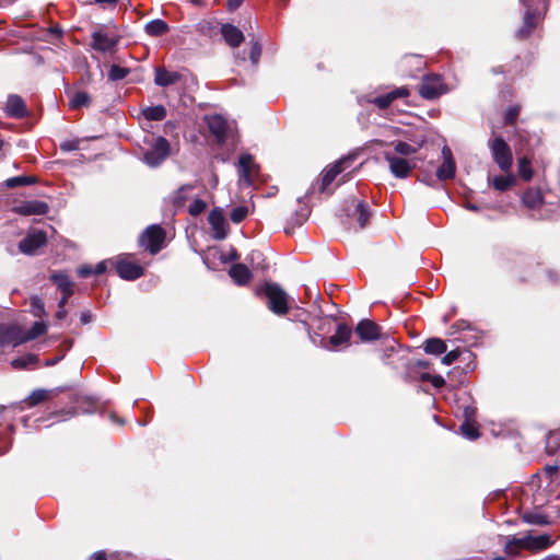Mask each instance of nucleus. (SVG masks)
Listing matches in <instances>:
<instances>
[{"label": "nucleus", "mask_w": 560, "mask_h": 560, "mask_svg": "<svg viewBox=\"0 0 560 560\" xmlns=\"http://www.w3.org/2000/svg\"><path fill=\"white\" fill-rule=\"evenodd\" d=\"M524 5L525 12L523 14V24L517 30L516 36L518 38H526L532 31L537 26L548 10V0H520Z\"/></svg>", "instance_id": "nucleus-1"}, {"label": "nucleus", "mask_w": 560, "mask_h": 560, "mask_svg": "<svg viewBox=\"0 0 560 560\" xmlns=\"http://www.w3.org/2000/svg\"><path fill=\"white\" fill-rule=\"evenodd\" d=\"M258 293L264 294L267 298L268 308L277 314L284 315L288 313V294L277 283H266L258 290Z\"/></svg>", "instance_id": "nucleus-2"}, {"label": "nucleus", "mask_w": 560, "mask_h": 560, "mask_svg": "<svg viewBox=\"0 0 560 560\" xmlns=\"http://www.w3.org/2000/svg\"><path fill=\"white\" fill-rule=\"evenodd\" d=\"M493 162L503 173H509L513 165V154L510 145L502 137H494L488 141Z\"/></svg>", "instance_id": "nucleus-3"}, {"label": "nucleus", "mask_w": 560, "mask_h": 560, "mask_svg": "<svg viewBox=\"0 0 560 560\" xmlns=\"http://www.w3.org/2000/svg\"><path fill=\"white\" fill-rule=\"evenodd\" d=\"M384 159L388 163L389 171L396 178H406L417 167L416 158H402L392 151L384 152Z\"/></svg>", "instance_id": "nucleus-4"}, {"label": "nucleus", "mask_w": 560, "mask_h": 560, "mask_svg": "<svg viewBox=\"0 0 560 560\" xmlns=\"http://www.w3.org/2000/svg\"><path fill=\"white\" fill-rule=\"evenodd\" d=\"M170 142L164 137L153 140L150 149L143 153V162L151 167L159 166L170 155Z\"/></svg>", "instance_id": "nucleus-5"}, {"label": "nucleus", "mask_w": 560, "mask_h": 560, "mask_svg": "<svg viewBox=\"0 0 560 560\" xmlns=\"http://www.w3.org/2000/svg\"><path fill=\"white\" fill-rule=\"evenodd\" d=\"M109 262L115 264L117 275L124 280L132 281L144 273V267L128 255L119 256L116 260H109Z\"/></svg>", "instance_id": "nucleus-6"}, {"label": "nucleus", "mask_w": 560, "mask_h": 560, "mask_svg": "<svg viewBox=\"0 0 560 560\" xmlns=\"http://www.w3.org/2000/svg\"><path fill=\"white\" fill-rule=\"evenodd\" d=\"M343 212L348 219H350L352 222H357L359 228H364L371 217L369 206L362 201L357 200L355 198L346 200Z\"/></svg>", "instance_id": "nucleus-7"}, {"label": "nucleus", "mask_w": 560, "mask_h": 560, "mask_svg": "<svg viewBox=\"0 0 560 560\" xmlns=\"http://www.w3.org/2000/svg\"><path fill=\"white\" fill-rule=\"evenodd\" d=\"M446 92L447 88L439 74L424 75L422 83L419 86V94L425 100L438 98Z\"/></svg>", "instance_id": "nucleus-8"}, {"label": "nucleus", "mask_w": 560, "mask_h": 560, "mask_svg": "<svg viewBox=\"0 0 560 560\" xmlns=\"http://www.w3.org/2000/svg\"><path fill=\"white\" fill-rule=\"evenodd\" d=\"M211 235L214 240L222 241L228 236L229 224L221 208H214L208 215Z\"/></svg>", "instance_id": "nucleus-9"}, {"label": "nucleus", "mask_w": 560, "mask_h": 560, "mask_svg": "<svg viewBox=\"0 0 560 560\" xmlns=\"http://www.w3.org/2000/svg\"><path fill=\"white\" fill-rule=\"evenodd\" d=\"M210 132L217 138L218 142H224L232 133V127L221 115H210L206 118Z\"/></svg>", "instance_id": "nucleus-10"}, {"label": "nucleus", "mask_w": 560, "mask_h": 560, "mask_svg": "<svg viewBox=\"0 0 560 560\" xmlns=\"http://www.w3.org/2000/svg\"><path fill=\"white\" fill-rule=\"evenodd\" d=\"M353 162V159L350 156L340 159L329 167H327L322 175L320 180V191L326 192L329 185L335 180L337 175H339L341 172H343L346 168H348L351 163Z\"/></svg>", "instance_id": "nucleus-11"}, {"label": "nucleus", "mask_w": 560, "mask_h": 560, "mask_svg": "<svg viewBox=\"0 0 560 560\" xmlns=\"http://www.w3.org/2000/svg\"><path fill=\"white\" fill-rule=\"evenodd\" d=\"M23 343L22 328L15 324H0V347L12 346L13 348Z\"/></svg>", "instance_id": "nucleus-12"}, {"label": "nucleus", "mask_w": 560, "mask_h": 560, "mask_svg": "<svg viewBox=\"0 0 560 560\" xmlns=\"http://www.w3.org/2000/svg\"><path fill=\"white\" fill-rule=\"evenodd\" d=\"M48 211V203L42 200H23L13 207V212L20 215H44Z\"/></svg>", "instance_id": "nucleus-13"}, {"label": "nucleus", "mask_w": 560, "mask_h": 560, "mask_svg": "<svg viewBox=\"0 0 560 560\" xmlns=\"http://www.w3.org/2000/svg\"><path fill=\"white\" fill-rule=\"evenodd\" d=\"M409 140L412 142V144L407 143L405 141H394L390 143V145L394 148V151H392L394 154L402 158H410L411 155L416 154L420 148L423 147L427 139L424 136H421L417 139Z\"/></svg>", "instance_id": "nucleus-14"}, {"label": "nucleus", "mask_w": 560, "mask_h": 560, "mask_svg": "<svg viewBox=\"0 0 560 560\" xmlns=\"http://www.w3.org/2000/svg\"><path fill=\"white\" fill-rule=\"evenodd\" d=\"M443 163L436 170V177L440 180L451 179L455 176L456 164L453 159L452 150L444 145L442 148Z\"/></svg>", "instance_id": "nucleus-15"}, {"label": "nucleus", "mask_w": 560, "mask_h": 560, "mask_svg": "<svg viewBox=\"0 0 560 560\" xmlns=\"http://www.w3.org/2000/svg\"><path fill=\"white\" fill-rule=\"evenodd\" d=\"M119 42L117 36H109L102 31L92 33V48L102 52H109L115 49Z\"/></svg>", "instance_id": "nucleus-16"}, {"label": "nucleus", "mask_w": 560, "mask_h": 560, "mask_svg": "<svg viewBox=\"0 0 560 560\" xmlns=\"http://www.w3.org/2000/svg\"><path fill=\"white\" fill-rule=\"evenodd\" d=\"M165 231L159 225L148 226L139 236V245H163Z\"/></svg>", "instance_id": "nucleus-17"}, {"label": "nucleus", "mask_w": 560, "mask_h": 560, "mask_svg": "<svg viewBox=\"0 0 560 560\" xmlns=\"http://www.w3.org/2000/svg\"><path fill=\"white\" fill-rule=\"evenodd\" d=\"M380 330V326L369 319H363L359 322V324L355 327V332L364 342L373 341L381 338Z\"/></svg>", "instance_id": "nucleus-18"}, {"label": "nucleus", "mask_w": 560, "mask_h": 560, "mask_svg": "<svg viewBox=\"0 0 560 560\" xmlns=\"http://www.w3.org/2000/svg\"><path fill=\"white\" fill-rule=\"evenodd\" d=\"M351 329L346 324H339L336 332L329 338L328 343L323 347L326 349H337L340 346H347L351 337Z\"/></svg>", "instance_id": "nucleus-19"}, {"label": "nucleus", "mask_w": 560, "mask_h": 560, "mask_svg": "<svg viewBox=\"0 0 560 560\" xmlns=\"http://www.w3.org/2000/svg\"><path fill=\"white\" fill-rule=\"evenodd\" d=\"M221 34L225 43L233 48L238 47L244 40L242 31L233 24H223L221 26Z\"/></svg>", "instance_id": "nucleus-20"}, {"label": "nucleus", "mask_w": 560, "mask_h": 560, "mask_svg": "<svg viewBox=\"0 0 560 560\" xmlns=\"http://www.w3.org/2000/svg\"><path fill=\"white\" fill-rule=\"evenodd\" d=\"M222 247H217V246H213V247H208V253H200V256L202 257L203 259V262L210 267V264H209V256H213L214 258H219L220 261L222 264H225L228 261H231V260H234L237 258V255H236V252L233 247H230L228 253H224L221 250Z\"/></svg>", "instance_id": "nucleus-21"}, {"label": "nucleus", "mask_w": 560, "mask_h": 560, "mask_svg": "<svg viewBox=\"0 0 560 560\" xmlns=\"http://www.w3.org/2000/svg\"><path fill=\"white\" fill-rule=\"evenodd\" d=\"M5 112L8 116L22 118L27 114L25 102L19 95H10L7 101Z\"/></svg>", "instance_id": "nucleus-22"}, {"label": "nucleus", "mask_w": 560, "mask_h": 560, "mask_svg": "<svg viewBox=\"0 0 560 560\" xmlns=\"http://www.w3.org/2000/svg\"><path fill=\"white\" fill-rule=\"evenodd\" d=\"M255 167L252 155L242 154L238 159L240 182L246 185L252 184V172Z\"/></svg>", "instance_id": "nucleus-23"}, {"label": "nucleus", "mask_w": 560, "mask_h": 560, "mask_svg": "<svg viewBox=\"0 0 560 560\" xmlns=\"http://www.w3.org/2000/svg\"><path fill=\"white\" fill-rule=\"evenodd\" d=\"M524 544L527 550H541L549 547L552 544L551 537L547 534L538 536L525 535Z\"/></svg>", "instance_id": "nucleus-24"}, {"label": "nucleus", "mask_w": 560, "mask_h": 560, "mask_svg": "<svg viewBox=\"0 0 560 560\" xmlns=\"http://www.w3.org/2000/svg\"><path fill=\"white\" fill-rule=\"evenodd\" d=\"M179 74L174 71H168L165 68H156L154 73V83L159 86H170L179 80Z\"/></svg>", "instance_id": "nucleus-25"}, {"label": "nucleus", "mask_w": 560, "mask_h": 560, "mask_svg": "<svg viewBox=\"0 0 560 560\" xmlns=\"http://www.w3.org/2000/svg\"><path fill=\"white\" fill-rule=\"evenodd\" d=\"M50 280L58 287V289L62 292V294L72 295L73 294V283L70 280L69 276L63 271L52 272L50 276Z\"/></svg>", "instance_id": "nucleus-26"}, {"label": "nucleus", "mask_w": 560, "mask_h": 560, "mask_svg": "<svg viewBox=\"0 0 560 560\" xmlns=\"http://www.w3.org/2000/svg\"><path fill=\"white\" fill-rule=\"evenodd\" d=\"M229 275L235 281V283L241 285L246 284L252 277L249 269L242 264L233 265L230 268Z\"/></svg>", "instance_id": "nucleus-27"}, {"label": "nucleus", "mask_w": 560, "mask_h": 560, "mask_svg": "<svg viewBox=\"0 0 560 560\" xmlns=\"http://www.w3.org/2000/svg\"><path fill=\"white\" fill-rule=\"evenodd\" d=\"M170 30L167 23L163 20L156 19L148 22L144 25V31L150 36H161L167 33Z\"/></svg>", "instance_id": "nucleus-28"}, {"label": "nucleus", "mask_w": 560, "mask_h": 560, "mask_svg": "<svg viewBox=\"0 0 560 560\" xmlns=\"http://www.w3.org/2000/svg\"><path fill=\"white\" fill-rule=\"evenodd\" d=\"M523 541L524 537H509L504 545V552L510 557L518 556L521 550L526 549Z\"/></svg>", "instance_id": "nucleus-29"}, {"label": "nucleus", "mask_w": 560, "mask_h": 560, "mask_svg": "<svg viewBox=\"0 0 560 560\" xmlns=\"http://www.w3.org/2000/svg\"><path fill=\"white\" fill-rule=\"evenodd\" d=\"M47 244V235L46 232L42 230H32L27 234V236L19 243V245H46Z\"/></svg>", "instance_id": "nucleus-30"}, {"label": "nucleus", "mask_w": 560, "mask_h": 560, "mask_svg": "<svg viewBox=\"0 0 560 560\" xmlns=\"http://www.w3.org/2000/svg\"><path fill=\"white\" fill-rule=\"evenodd\" d=\"M522 200L526 207L536 209L542 205V195L537 189H528L524 192Z\"/></svg>", "instance_id": "nucleus-31"}, {"label": "nucleus", "mask_w": 560, "mask_h": 560, "mask_svg": "<svg viewBox=\"0 0 560 560\" xmlns=\"http://www.w3.org/2000/svg\"><path fill=\"white\" fill-rule=\"evenodd\" d=\"M47 330V325L43 322H35L28 331L22 329L23 343L34 340L44 335Z\"/></svg>", "instance_id": "nucleus-32"}, {"label": "nucleus", "mask_w": 560, "mask_h": 560, "mask_svg": "<svg viewBox=\"0 0 560 560\" xmlns=\"http://www.w3.org/2000/svg\"><path fill=\"white\" fill-rule=\"evenodd\" d=\"M141 113L147 120H162L166 117V108L163 105L145 107Z\"/></svg>", "instance_id": "nucleus-33"}, {"label": "nucleus", "mask_w": 560, "mask_h": 560, "mask_svg": "<svg viewBox=\"0 0 560 560\" xmlns=\"http://www.w3.org/2000/svg\"><path fill=\"white\" fill-rule=\"evenodd\" d=\"M446 349V343L440 338H430L424 342V351L429 354H442Z\"/></svg>", "instance_id": "nucleus-34"}, {"label": "nucleus", "mask_w": 560, "mask_h": 560, "mask_svg": "<svg viewBox=\"0 0 560 560\" xmlns=\"http://www.w3.org/2000/svg\"><path fill=\"white\" fill-rule=\"evenodd\" d=\"M515 183V177L511 174L494 176L492 179V186L499 191H505L510 189Z\"/></svg>", "instance_id": "nucleus-35"}, {"label": "nucleus", "mask_w": 560, "mask_h": 560, "mask_svg": "<svg viewBox=\"0 0 560 560\" xmlns=\"http://www.w3.org/2000/svg\"><path fill=\"white\" fill-rule=\"evenodd\" d=\"M38 362V357L36 354H26L21 358L13 359L11 361V365L15 370H24L28 369L31 365H34Z\"/></svg>", "instance_id": "nucleus-36"}, {"label": "nucleus", "mask_w": 560, "mask_h": 560, "mask_svg": "<svg viewBox=\"0 0 560 560\" xmlns=\"http://www.w3.org/2000/svg\"><path fill=\"white\" fill-rule=\"evenodd\" d=\"M91 102L90 95L84 91H78L70 98L69 106L73 109L88 106Z\"/></svg>", "instance_id": "nucleus-37"}, {"label": "nucleus", "mask_w": 560, "mask_h": 560, "mask_svg": "<svg viewBox=\"0 0 560 560\" xmlns=\"http://www.w3.org/2000/svg\"><path fill=\"white\" fill-rule=\"evenodd\" d=\"M518 176L525 182H529L533 178L530 161L526 156L518 159Z\"/></svg>", "instance_id": "nucleus-38"}, {"label": "nucleus", "mask_w": 560, "mask_h": 560, "mask_svg": "<svg viewBox=\"0 0 560 560\" xmlns=\"http://www.w3.org/2000/svg\"><path fill=\"white\" fill-rule=\"evenodd\" d=\"M35 183H36V178L35 177H31V176H15V177L8 178L4 182V186L7 188H15L18 186H26V185H32V184H35Z\"/></svg>", "instance_id": "nucleus-39"}, {"label": "nucleus", "mask_w": 560, "mask_h": 560, "mask_svg": "<svg viewBox=\"0 0 560 560\" xmlns=\"http://www.w3.org/2000/svg\"><path fill=\"white\" fill-rule=\"evenodd\" d=\"M523 521L527 524L544 526L548 525V517L541 513L528 512L523 515Z\"/></svg>", "instance_id": "nucleus-40"}, {"label": "nucleus", "mask_w": 560, "mask_h": 560, "mask_svg": "<svg viewBox=\"0 0 560 560\" xmlns=\"http://www.w3.org/2000/svg\"><path fill=\"white\" fill-rule=\"evenodd\" d=\"M541 477H545L549 482L560 483V469L558 465H547L544 467Z\"/></svg>", "instance_id": "nucleus-41"}, {"label": "nucleus", "mask_w": 560, "mask_h": 560, "mask_svg": "<svg viewBox=\"0 0 560 560\" xmlns=\"http://www.w3.org/2000/svg\"><path fill=\"white\" fill-rule=\"evenodd\" d=\"M192 189H195L194 184H186L179 187L174 195V202L177 206H182L188 198V192H190Z\"/></svg>", "instance_id": "nucleus-42"}, {"label": "nucleus", "mask_w": 560, "mask_h": 560, "mask_svg": "<svg viewBox=\"0 0 560 560\" xmlns=\"http://www.w3.org/2000/svg\"><path fill=\"white\" fill-rule=\"evenodd\" d=\"M31 307L34 316L38 318H43L44 316H46L45 304L40 296H32Z\"/></svg>", "instance_id": "nucleus-43"}, {"label": "nucleus", "mask_w": 560, "mask_h": 560, "mask_svg": "<svg viewBox=\"0 0 560 560\" xmlns=\"http://www.w3.org/2000/svg\"><path fill=\"white\" fill-rule=\"evenodd\" d=\"M48 390L46 389H36L31 393L27 397L26 402L30 407L36 406L39 402L46 400L48 398Z\"/></svg>", "instance_id": "nucleus-44"}, {"label": "nucleus", "mask_w": 560, "mask_h": 560, "mask_svg": "<svg viewBox=\"0 0 560 560\" xmlns=\"http://www.w3.org/2000/svg\"><path fill=\"white\" fill-rule=\"evenodd\" d=\"M520 112H521V107L518 105H512V106L508 107L503 115L504 125H506V126L513 125L516 121V119L520 115Z\"/></svg>", "instance_id": "nucleus-45"}, {"label": "nucleus", "mask_w": 560, "mask_h": 560, "mask_svg": "<svg viewBox=\"0 0 560 560\" xmlns=\"http://www.w3.org/2000/svg\"><path fill=\"white\" fill-rule=\"evenodd\" d=\"M129 70L127 68L119 67L117 65H113L108 71V78L112 81H119L127 77Z\"/></svg>", "instance_id": "nucleus-46"}, {"label": "nucleus", "mask_w": 560, "mask_h": 560, "mask_svg": "<svg viewBox=\"0 0 560 560\" xmlns=\"http://www.w3.org/2000/svg\"><path fill=\"white\" fill-rule=\"evenodd\" d=\"M248 214V208L246 206H238L233 208L230 212V219L234 223H241Z\"/></svg>", "instance_id": "nucleus-47"}, {"label": "nucleus", "mask_w": 560, "mask_h": 560, "mask_svg": "<svg viewBox=\"0 0 560 560\" xmlns=\"http://www.w3.org/2000/svg\"><path fill=\"white\" fill-rule=\"evenodd\" d=\"M409 95V91L407 88H397L393 90L392 92H388L384 94L385 98L387 100L388 106L397 98L407 97Z\"/></svg>", "instance_id": "nucleus-48"}, {"label": "nucleus", "mask_w": 560, "mask_h": 560, "mask_svg": "<svg viewBox=\"0 0 560 560\" xmlns=\"http://www.w3.org/2000/svg\"><path fill=\"white\" fill-rule=\"evenodd\" d=\"M409 95V91L407 88H397L393 90L392 92H388L384 94L385 98L387 100L388 106L397 98L407 97Z\"/></svg>", "instance_id": "nucleus-49"}, {"label": "nucleus", "mask_w": 560, "mask_h": 560, "mask_svg": "<svg viewBox=\"0 0 560 560\" xmlns=\"http://www.w3.org/2000/svg\"><path fill=\"white\" fill-rule=\"evenodd\" d=\"M462 434L468 440H476L479 436L477 428L472 424V422H464L459 428Z\"/></svg>", "instance_id": "nucleus-50"}, {"label": "nucleus", "mask_w": 560, "mask_h": 560, "mask_svg": "<svg viewBox=\"0 0 560 560\" xmlns=\"http://www.w3.org/2000/svg\"><path fill=\"white\" fill-rule=\"evenodd\" d=\"M207 208L206 201L202 199L196 198L194 201L189 205L188 211L191 215L197 217L200 213H202Z\"/></svg>", "instance_id": "nucleus-51"}, {"label": "nucleus", "mask_w": 560, "mask_h": 560, "mask_svg": "<svg viewBox=\"0 0 560 560\" xmlns=\"http://www.w3.org/2000/svg\"><path fill=\"white\" fill-rule=\"evenodd\" d=\"M460 354H462V350L460 349L452 350V351L447 352L442 358V363L445 364V365H451L455 361H457V359L459 358Z\"/></svg>", "instance_id": "nucleus-52"}, {"label": "nucleus", "mask_w": 560, "mask_h": 560, "mask_svg": "<svg viewBox=\"0 0 560 560\" xmlns=\"http://www.w3.org/2000/svg\"><path fill=\"white\" fill-rule=\"evenodd\" d=\"M261 55V46L258 43H254L250 48L249 59L254 66H256L259 61Z\"/></svg>", "instance_id": "nucleus-53"}, {"label": "nucleus", "mask_w": 560, "mask_h": 560, "mask_svg": "<svg viewBox=\"0 0 560 560\" xmlns=\"http://www.w3.org/2000/svg\"><path fill=\"white\" fill-rule=\"evenodd\" d=\"M465 422H474L476 418V408L472 406H466L464 408Z\"/></svg>", "instance_id": "nucleus-54"}, {"label": "nucleus", "mask_w": 560, "mask_h": 560, "mask_svg": "<svg viewBox=\"0 0 560 560\" xmlns=\"http://www.w3.org/2000/svg\"><path fill=\"white\" fill-rule=\"evenodd\" d=\"M78 275L82 278H86L91 275H95L94 273V270H93V266L91 265H83V266H80L77 270Z\"/></svg>", "instance_id": "nucleus-55"}, {"label": "nucleus", "mask_w": 560, "mask_h": 560, "mask_svg": "<svg viewBox=\"0 0 560 560\" xmlns=\"http://www.w3.org/2000/svg\"><path fill=\"white\" fill-rule=\"evenodd\" d=\"M40 247H18V253H21L26 256H37L40 254Z\"/></svg>", "instance_id": "nucleus-56"}, {"label": "nucleus", "mask_w": 560, "mask_h": 560, "mask_svg": "<svg viewBox=\"0 0 560 560\" xmlns=\"http://www.w3.org/2000/svg\"><path fill=\"white\" fill-rule=\"evenodd\" d=\"M372 104L376 105L381 109H385L388 107L387 100L384 95L376 96L370 101Z\"/></svg>", "instance_id": "nucleus-57"}, {"label": "nucleus", "mask_w": 560, "mask_h": 560, "mask_svg": "<svg viewBox=\"0 0 560 560\" xmlns=\"http://www.w3.org/2000/svg\"><path fill=\"white\" fill-rule=\"evenodd\" d=\"M60 149L65 152H70L78 149V143L75 141H65L60 144Z\"/></svg>", "instance_id": "nucleus-58"}, {"label": "nucleus", "mask_w": 560, "mask_h": 560, "mask_svg": "<svg viewBox=\"0 0 560 560\" xmlns=\"http://www.w3.org/2000/svg\"><path fill=\"white\" fill-rule=\"evenodd\" d=\"M106 269H107V260H102V261L97 262L95 267H93L95 275H102L106 271Z\"/></svg>", "instance_id": "nucleus-59"}, {"label": "nucleus", "mask_w": 560, "mask_h": 560, "mask_svg": "<svg viewBox=\"0 0 560 560\" xmlns=\"http://www.w3.org/2000/svg\"><path fill=\"white\" fill-rule=\"evenodd\" d=\"M244 0H228V8L229 10L233 11L241 7Z\"/></svg>", "instance_id": "nucleus-60"}, {"label": "nucleus", "mask_w": 560, "mask_h": 560, "mask_svg": "<svg viewBox=\"0 0 560 560\" xmlns=\"http://www.w3.org/2000/svg\"><path fill=\"white\" fill-rule=\"evenodd\" d=\"M465 208H466L467 210H469V211H474V212H478V211H480V209H481L479 205H477V203H472V202H467V203L465 205Z\"/></svg>", "instance_id": "nucleus-61"}, {"label": "nucleus", "mask_w": 560, "mask_h": 560, "mask_svg": "<svg viewBox=\"0 0 560 560\" xmlns=\"http://www.w3.org/2000/svg\"><path fill=\"white\" fill-rule=\"evenodd\" d=\"M71 295L62 294L61 299L58 302V308H63Z\"/></svg>", "instance_id": "nucleus-62"}, {"label": "nucleus", "mask_w": 560, "mask_h": 560, "mask_svg": "<svg viewBox=\"0 0 560 560\" xmlns=\"http://www.w3.org/2000/svg\"><path fill=\"white\" fill-rule=\"evenodd\" d=\"M80 319H81L82 324H88V323H90V320H91V315H90V313H89V312H82V313H81V316H80Z\"/></svg>", "instance_id": "nucleus-63"}, {"label": "nucleus", "mask_w": 560, "mask_h": 560, "mask_svg": "<svg viewBox=\"0 0 560 560\" xmlns=\"http://www.w3.org/2000/svg\"><path fill=\"white\" fill-rule=\"evenodd\" d=\"M66 316H67V312H66L65 307H63V308H58V311L56 312V318H57L58 320H61V319H63Z\"/></svg>", "instance_id": "nucleus-64"}]
</instances>
